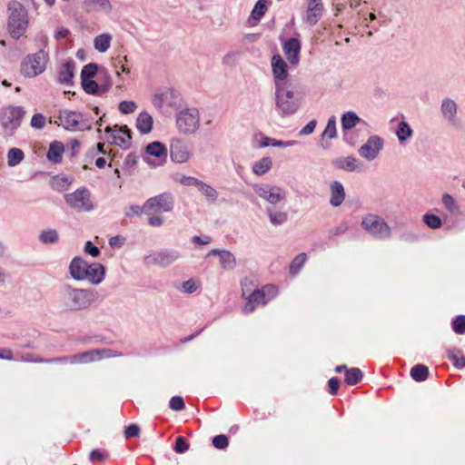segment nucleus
I'll return each mask as SVG.
<instances>
[{
	"label": "nucleus",
	"instance_id": "38",
	"mask_svg": "<svg viewBox=\"0 0 465 465\" xmlns=\"http://www.w3.org/2000/svg\"><path fill=\"white\" fill-rule=\"evenodd\" d=\"M58 240L59 235L54 229L44 230L39 234V241L45 244L55 243Z\"/></svg>",
	"mask_w": 465,
	"mask_h": 465
},
{
	"label": "nucleus",
	"instance_id": "4",
	"mask_svg": "<svg viewBox=\"0 0 465 465\" xmlns=\"http://www.w3.org/2000/svg\"><path fill=\"white\" fill-rule=\"evenodd\" d=\"M48 62V54L39 50L35 54H28L21 62L20 72L25 77H34L42 74Z\"/></svg>",
	"mask_w": 465,
	"mask_h": 465
},
{
	"label": "nucleus",
	"instance_id": "3",
	"mask_svg": "<svg viewBox=\"0 0 465 465\" xmlns=\"http://www.w3.org/2000/svg\"><path fill=\"white\" fill-rule=\"evenodd\" d=\"M291 84L275 86L274 100L275 108L282 116L293 114L300 107V99L290 88Z\"/></svg>",
	"mask_w": 465,
	"mask_h": 465
},
{
	"label": "nucleus",
	"instance_id": "17",
	"mask_svg": "<svg viewBox=\"0 0 465 465\" xmlns=\"http://www.w3.org/2000/svg\"><path fill=\"white\" fill-rule=\"evenodd\" d=\"M283 52L291 64H297L300 59L301 43L295 37L289 38L282 45Z\"/></svg>",
	"mask_w": 465,
	"mask_h": 465
},
{
	"label": "nucleus",
	"instance_id": "35",
	"mask_svg": "<svg viewBox=\"0 0 465 465\" xmlns=\"http://www.w3.org/2000/svg\"><path fill=\"white\" fill-rule=\"evenodd\" d=\"M429 376V368L423 364H417L411 370V377L416 381H424Z\"/></svg>",
	"mask_w": 465,
	"mask_h": 465
},
{
	"label": "nucleus",
	"instance_id": "56",
	"mask_svg": "<svg viewBox=\"0 0 465 465\" xmlns=\"http://www.w3.org/2000/svg\"><path fill=\"white\" fill-rule=\"evenodd\" d=\"M104 74V78L102 80V84H100L102 94L107 93L113 85V81L111 75L105 69L101 71Z\"/></svg>",
	"mask_w": 465,
	"mask_h": 465
},
{
	"label": "nucleus",
	"instance_id": "19",
	"mask_svg": "<svg viewBox=\"0 0 465 465\" xmlns=\"http://www.w3.org/2000/svg\"><path fill=\"white\" fill-rule=\"evenodd\" d=\"M245 300L247 302L242 308L244 313H251L255 310L257 305H264L267 303V300L264 298V290L260 289H254L253 292H251L248 296H246Z\"/></svg>",
	"mask_w": 465,
	"mask_h": 465
},
{
	"label": "nucleus",
	"instance_id": "45",
	"mask_svg": "<svg viewBox=\"0 0 465 465\" xmlns=\"http://www.w3.org/2000/svg\"><path fill=\"white\" fill-rule=\"evenodd\" d=\"M267 213L273 225H281L288 220V214L285 212H273L271 208H267Z\"/></svg>",
	"mask_w": 465,
	"mask_h": 465
},
{
	"label": "nucleus",
	"instance_id": "1",
	"mask_svg": "<svg viewBox=\"0 0 465 465\" xmlns=\"http://www.w3.org/2000/svg\"><path fill=\"white\" fill-rule=\"evenodd\" d=\"M96 300V292L91 289L74 288L64 284L59 293L61 306L69 312L88 309Z\"/></svg>",
	"mask_w": 465,
	"mask_h": 465
},
{
	"label": "nucleus",
	"instance_id": "22",
	"mask_svg": "<svg viewBox=\"0 0 465 465\" xmlns=\"http://www.w3.org/2000/svg\"><path fill=\"white\" fill-rule=\"evenodd\" d=\"M323 5L322 0H310L307 8L306 22L310 25L317 24L322 15Z\"/></svg>",
	"mask_w": 465,
	"mask_h": 465
},
{
	"label": "nucleus",
	"instance_id": "33",
	"mask_svg": "<svg viewBox=\"0 0 465 465\" xmlns=\"http://www.w3.org/2000/svg\"><path fill=\"white\" fill-rule=\"evenodd\" d=\"M448 359L452 361L457 369L465 367V357L461 355V351L457 348H451L447 351Z\"/></svg>",
	"mask_w": 465,
	"mask_h": 465
},
{
	"label": "nucleus",
	"instance_id": "52",
	"mask_svg": "<svg viewBox=\"0 0 465 465\" xmlns=\"http://www.w3.org/2000/svg\"><path fill=\"white\" fill-rule=\"evenodd\" d=\"M213 445L218 450H224L229 445V439L224 434H219L213 438Z\"/></svg>",
	"mask_w": 465,
	"mask_h": 465
},
{
	"label": "nucleus",
	"instance_id": "62",
	"mask_svg": "<svg viewBox=\"0 0 465 465\" xmlns=\"http://www.w3.org/2000/svg\"><path fill=\"white\" fill-rule=\"evenodd\" d=\"M140 434V428L137 424H130L124 430V437L126 439L138 437Z\"/></svg>",
	"mask_w": 465,
	"mask_h": 465
},
{
	"label": "nucleus",
	"instance_id": "64",
	"mask_svg": "<svg viewBox=\"0 0 465 465\" xmlns=\"http://www.w3.org/2000/svg\"><path fill=\"white\" fill-rule=\"evenodd\" d=\"M198 286L193 279H189L183 282L182 290L185 293H193L197 290Z\"/></svg>",
	"mask_w": 465,
	"mask_h": 465
},
{
	"label": "nucleus",
	"instance_id": "18",
	"mask_svg": "<svg viewBox=\"0 0 465 465\" xmlns=\"http://www.w3.org/2000/svg\"><path fill=\"white\" fill-rule=\"evenodd\" d=\"M75 64L73 59L67 60L58 69L57 82L66 85L74 84Z\"/></svg>",
	"mask_w": 465,
	"mask_h": 465
},
{
	"label": "nucleus",
	"instance_id": "60",
	"mask_svg": "<svg viewBox=\"0 0 465 465\" xmlns=\"http://www.w3.org/2000/svg\"><path fill=\"white\" fill-rule=\"evenodd\" d=\"M45 124V117L42 114H35L31 119V126L35 129H43Z\"/></svg>",
	"mask_w": 465,
	"mask_h": 465
},
{
	"label": "nucleus",
	"instance_id": "12",
	"mask_svg": "<svg viewBox=\"0 0 465 465\" xmlns=\"http://www.w3.org/2000/svg\"><path fill=\"white\" fill-rule=\"evenodd\" d=\"M383 144L384 142L381 137L378 135H371L369 137L367 142L359 148V154L368 161H372L382 150Z\"/></svg>",
	"mask_w": 465,
	"mask_h": 465
},
{
	"label": "nucleus",
	"instance_id": "8",
	"mask_svg": "<svg viewBox=\"0 0 465 465\" xmlns=\"http://www.w3.org/2000/svg\"><path fill=\"white\" fill-rule=\"evenodd\" d=\"M66 203L77 212H91L94 204L91 200V193L86 187H81L72 193L64 195Z\"/></svg>",
	"mask_w": 465,
	"mask_h": 465
},
{
	"label": "nucleus",
	"instance_id": "26",
	"mask_svg": "<svg viewBox=\"0 0 465 465\" xmlns=\"http://www.w3.org/2000/svg\"><path fill=\"white\" fill-rule=\"evenodd\" d=\"M153 117L145 111L140 113L136 119V128L142 134H149L153 128Z\"/></svg>",
	"mask_w": 465,
	"mask_h": 465
},
{
	"label": "nucleus",
	"instance_id": "6",
	"mask_svg": "<svg viewBox=\"0 0 465 465\" xmlns=\"http://www.w3.org/2000/svg\"><path fill=\"white\" fill-rule=\"evenodd\" d=\"M176 126L183 134H194L200 126V114L198 109L192 107L182 110L176 115Z\"/></svg>",
	"mask_w": 465,
	"mask_h": 465
},
{
	"label": "nucleus",
	"instance_id": "11",
	"mask_svg": "<svg viewBox=\"0 0 465 465\" xmlns=\"http://www.w3.org/2000/svg\"><path fill=\"white\" fill-rule=\"evenodd\" d=\"M173 208V197L169 193H163L154 197H151L143 205L144 212L149 210H162L163 212H171Z\"/></svg>",
	"mask_w": 465,
	"mask_h": 465
},
{
	"label": "nucleus",
	"instance_id": "50",
	"mask_svg": "<svg viewBox=\"0 0 465 465\" xmlns=\"http://www.w3.org/2000/svg\"><path fill=\"white\" fill-rule=\"evenodd\" d=\"M267 10V1L258 0L252 11V16L254 19H260L262 17Z\"/></svg>",
	"mask_w": 465,
	"mask_h": 465
},
{
	"label": "nucleus",
	"instance_id": "63",
	"mask_svg": "<svg viewBox=\"0 0 465 465\" xmlns=\"http://www.w3.org/2000/svg\"><path fill=\"white\" fill-rule=\"evenodd\" d=\"M269 145L274 146V147H281L283 145V141L282 140H276L273 138H270L267 136H263L262 139V142L260 143L261 147H267Z\"/></svg>",
	"mask_w": 465,
	"mask_h": 465
},
{
	"label": "nucleus",
	"instance_id": "57",
	"mask_svg": "<svg viewBox=\"0 0 465 465\" xmlns=\"http://www.w3.org/2000/svg\"><path fill=\"white\" fill-rule=\"evenodd\" d=\"M241 286H242V296L244 299H246V296H248V294L251 292H253V290H254V289H252L253 282L247 277L243 278L241 281Z\"/></svg>",
	"mask_w": 465,
	"mask_h": 465
},
{
	"label": "nucleus",
	"instance_id": "15",
	"mask_svg": "<svg viewBox=\"0 0 465 465\" xmlns=\"http://www.w3.org/2000/svg\"><path fill=\"white\" fill-rule=\"evenodd\" d=\"M170 156L172 161L175 163L187 162L190 158L187 145L180 139H173L170 144Z\"/></svg>",
	"mask_w": 465,
	"mask_h": 465
},
{
	"label": "nucleus",
	"instance_id": "9",
	"mask_svg": "<svg viewBox=\"0 0 465 465\" xmlns=\"http://www.w3.org/2000/svg\"><path fill=\"white\" fill-rule=\"evenodd\" d=\"M180 258V252L176 250L164 249L150 253L144 257L145 265H156L165 268L173 264Z\"/></svg>",
	"mask_w": 465,
	"mask_h": 465
},
{
	"label": "nucleus",
	"instance_id": "59",
	"mask_svg": "<svg viewBox=\"0 0 465 465\" xmlns=\"http://www.w3.org/2000/svg\"><path fill=\"white\" fill-rule=\"evenodd\" d=\"M136 109V104L133 101H122L119 104V110L124 114H128Z\"/></svg>",
	"mask_w": 465,
	"mask_h": 465
},
{
	"label": "nucleus",
	"instance_id": "44",
	"mask_svg": "<svg viewBox=\"0 0 465 465\" xmlns=\"http://www.w3.org/2000/svg\"><path fill=\"white\" fill-rule=\"evenodd\" d=\"M443 206L452 214H456L460 211V206L456 200L449 193H444L441 198Z\"/></svg>",
	"mask_w": 465,
	"mask_h": 465
},
{
	"label": "nucleus",
	"instance_id": "31",
	"mask_svg": "<svg viewBox=\"0 0 465 465\" xmlns=\"http://www.w3.org/2000/svg\"><path fill=\"white\" fill-rule=\"evenodd\" d=\"M396 134L400 143L403 144L409 138L412 136L413 131L407 122L401 121L398 124Z\"/></svg>",
	"mask_w": 465,
	"mask_h": 465
},
{
	"label": "nucleus",
	"instance_id": "7",
	"mask_svg": "<svg viewBox=\"0 0 465 465\" xmlns=\"http://www.w3.org/2000/svg\"><path fill=\"white\" fill-rule=\"evenodd\" d=\"M25 111L21 106L9 105L0 112V123L5 130H9L10 134H15L21 125Z\"/></svg>",
	"mask_w": 465,
	"mask_h": 465
},
{
	"label": "nucleus",
	"instance_id": "46",
	"mask_svg": "<svg viewBox=\"0 0 465 465\" xmlns=\"http://www.w3.org/2000/svg\"><path fill=\"white\" fill-rule=\"evenodd\" d=\"M336 118L335 116H331L329 118L325 130L322 134V140H323L326 136L330 139H333L336 137Z\"/></svg>",
	"mask_w": 465,
	"mask_h": 465
},
{
	"label": "nucleus",
	"instance_id": "58",
	"mask_svg": "<svg viewBox=\"0 0 465 465\" xmlns=\"http://www.w3.org/2000/svg\"><path fill=\"white\" fill-rule=\"evenodd\" d=\"M400 239L406 243H413L419 240V235L412 231L406 230L401 234Z\"/></svg>",
	"mask_w": 465,
	"mask_h": 465
},
{
	"label": "nucleus",
	"instance_id": "34",
	"mask_svg": "<svg viewBox=\"0 0 465 465\" xmlns=\"http://www.w3.org/2000/svg\"><path fill=\"white\" fill-rule=\"evenodd\" d=\"M363 377L362 371L359 368H350L345 372V380L344 381L348 385H356L358 384Z\"/></svg>",
	"mask_w": 465,
	"mask_h": 465
},
{
	"label": "nucleus",
	"instance_id": "30",
	"mask_svg": "<svg viewBox=\"0 0 465 465\" xmlns=\"http://www.w3.org/2000/svg\"><path fill=\"white\" fill-rule=\"evenodd\" d=\"M272 167V160L271 157H262L259 161L255 162L252 165V172L256 175H263Z\"/></svg>",
	"mask_w": 465,
	"mask_h": 465
},
{
	"label": "nucleus",
	"instance_id": "43",
	"mask_svg": "<svg viewBox=\"0 0 465 465\" xmlns=\"http://www.w3.org/2000/svg\"><path fill=\"white\" fill-rule=\"evenodd\" d=\"M199 192H201L211 203H214L218 198V192L213 188L211 185L205 183L204 182H201L200 185L197 188Z\"/></svg>",
	"mask_w": 465,
	"mask_h": 465
},
{
	"label": "nucleus",
	"instance_id": "32",
	"mask_svg": "<svg viewBox=\"0 0 465 465\" xmlns=\"http://www.w3.org/2000/svg\"><path fill=\"white\" fill-rule=\"evenodd\" d=\"M84 6L86 8L87 12L93 10L94 6H98L97 10L105 11L110 13L112 11V5L109 0H84Z\"/></svg>",
	"mask_w": 465,
	"mask_h": 465
},
{
	"label": "nucleus",
	"instance_id": "13",
	"mask_svg": "<svg viewBox=\"0 0 465 465\" xmlns=\"http://www.w3.org/2000/svg\"><path fill=\"white\" fill-rule=\"evenodd\" d=\"M57 119L59 121H54V124L68 131H73L80 124H84L83 114L76 111L59 110Z\"/></svg>",
	"mask_w": 465,
	"mask_h": 465
},
{
	"label": "nucleus",
	"instance_id": "53",
	"mask_svg": "<svg viewBox=\"0 0 465 465\" xmlns=\"http://www.w3.org/2000/svg\"><path fill=\"white\" fill-rule=\"evenodd\" d=\"M94 361V357L92 355L91 351H87L82 353L74 354L71 358L72 362H92Z\"/></svg>",
	"mask_w": 465,
	"mask_h": 465
},
{
	"label": "nucleus",
	"instance_id": "54",
	"mask_svg": "<svg viewBox=\"0 0 465 465\" xmlns=\"http://www.w3.org/2000/svg\"><path fill=\"white\" fill-rule=\"evenodd\" d=\"M169 407L174 411H181L185 408L184 401L181 396H173L169 401Z\"/></svg>",
	"mask_w": 465,
	"mask_h": 465
},
{
	"label": "nucleus",
	"instance_id": "24",
	"mask_svg": "<svg viewBox=\"0 0 465 465\" xmlns=\"http://www.w3.org/2000/svg\"><path fill=\"white\" fill-rule=\"evenodd\" d=\"M344 199L345 190L343 185L338 181H333L331 183V205L333 207H338L343 203Z\"/></svg>",
	"mask_w": 465,
	"mask_h": 465
},
{
	"label": "nucleus",
	"instance_id": "21",
	"mask_svg": "<svg viewBox=\"0 0 465 465\" xmlns=\"http://www.w3.org/2000/svg\"><path fill=\"white\" fill-rule=\"evenodd\" d=\"M88 262L81 257H74L69 265L70 275L76 281L84 280L86 274L84 272L87 270Z\"/></svg>",
	"mask_w": 465,
	"mask_h": 465
},
{
	"label": "nucleus",
	"instance_id": "28",
	"mask_svg": "<svg viewBox=\"0 0 465 465\" xmlns=\"http://www.w3.org/2000/svg\"><path fill=\"white\" fill-rule=\"evenodd\" d=\"M144 150L147 154L156 158H163L165 160L167 157V149L165 145L159 141L148 143Z\"/></svg>",
	"mask_w": 465,
	"mask_h": 465
},
{
	"label": "nucleus",
	"instance_id": "29",
	"mask_svg": "<svg viewBox=\"0 0 465 465\" xmlns=\"http://www.w3.org/2000/svg\"><path fill=\"white\" fill-rule=\"evenodd\" d=\"M341 127L344 131H348L355 127L358 124L363 122L354 112L349 111L344 113L341 117Z\"/></svg>",
	"mask_w": 465,
	"mask_h": 465
},
{
	"label": "nucleus",
	"instance_id": "48",
	"mask_svg": "<svg viewBox=\"0 0 465 465\" xmlns=\"http://www.w3.org/2000/svg\"><path fill=\"white\" fill-rule=\"evenodd\" d=\"M173 95H174L173 89H169L166 92L162 93V94H155L153 98V104L155 107L162 108L163 103H165V101H168L169 96H173Z\"/></svg>",
	"mask_w": 465,
	"mask_h": 465
},
{
	"label": "nucleus",
	"instance_id": "20",
	"mask_svg": "<svg viewBox=\"0 0 465 465\" xmlns=\"http://www.w3.org/2000/svg\"><path fill=\"white\" fill-rule=\"evenodd\" d=\"M84 274H86L84 280H88L93 284H99L104 279L105 267L99 262L88 263Z\"/></svg>",
	"mask_w": 465,
	"mask_h": 465
},
{
	"label": "nucleus",
	"instance_id": "47",
	"mask_svg": "<svg viewBox=\"0 0 465 465\" xmlns=\"http://www.w3.org/2000/svg\"><path fill=\"white\" fill-rule=\"evenodd\" d=\"M306 258L305 252L299 253L290 264V273L295 275L304 264Z\"/></svg>",
	"mask_w": 465,
	"mask_h": 465
},
{
	"label": "nucleus",
	"instance_id": "41",
	"mask_svg": "<svg viewBox=\"0 0 465 465\" xmlns=\"http://www.w3.org/2000/svg\"><path fill=\"white\" fill-rule=\"evenodd\" d=\"M83 90L92 95H102L100 85L93 79L81 81Z\"/></svg>",
	"mask_w": 465,
	"mask_h": 465
},
{
	"label": "nucleus",
	"instance_id": "37",
	"mask_svg": "<svg viewBox=\"0 0 465 465\" xmlns=\"http://www.w3.org/2000/svg\"><path fill=\"white\" fill-rule=\"evenodd\" d=\"M220 262L222 267L225 270H232L236 266V259L234 255L227 250L222 252Z\"/></svg>",
	"mask_w": 465,
	"mask_h": 465
},
{
	"label": "nucleus",
	"instance_id": "10",
	"mask_svg": "<svg viewBox=\"0 0 465 465\" xmlns=\"http://www.w3.org/2000/svg\"><path fill=\"white\" fill-rule=\"evenodd\" d=\"M254 191L257 195L272 204H276L286 197L285 191L276 185L256 184Z\"/></svg>",
	"mask_w": 465,
	"mask_h": 465
},
{
	"label": "nucleus",
	"instance_id": "27",
	"mask_svg": "<svg viewBox=\"0 0 465 465\" xmlns=\"http://www.w3.org/2000/svg\"><path fill=\"white\" fill-rule=\"evenodd\" d=\"M64 146L63 143L54 141L50 143L49 150L46 153L47 159L54 163H59L62 161Z\"/></svg>",
	"mask_w": 465,
	"mask_h": 465
},
{
	"label": "nucleus",
	"instance_id": "14",
	"mask_svg": "<svg viewBox=\"0 0 465 465\" xmlns=\"http://www.w3.org/2000/svg\"><path fill=\"white\" fill-rule=\"evenodd\" d=\"M288 65L280 54H274L272 58V69L274 78V85L287 84Z\"/></svg>",
	"mask_w": 465,
	"mask_h": 465
},
{
	"label": "nucleus",
	"instance_id": "5",
	"mask_svg": "<svg viewBox=\"0 0 465 465\" xmlns=\"http://www.w3.org/2000/svg\"><path fill=\"white\" fill-rule=\"evenodd\" d=\"M361 226L376 239H388L391 236V229L385 220L378 215L369 213L362 218Z\"/></svg>",
	"mask_w": 465,
	"mask_h": 465
},
{
	"label": "nucleus",
	"instance_id": "42",
	"mask_svg": "<svg viewBox=\"0 0 465 465\" xmlns=\"http://www.w3.org/2000/svg\"><path fill=\"white\" fill-rule=\"evenodd\" d=\"M422 222L430 229L436 230L442 226V220L436 214L427 213L422 216Z\"/></svg>",
	"mask_w": 465,
	"mask_h": 465
},
{
	"label": "nucleus",
	"instance_id": "39",
	"mask_svg": "<svg viewBox=\"0 0 465 465\" xmlns=\"http://www.w3.org/2000/svg\"><path fill=\"white\" fill-rule=\"evenodd\" d=\"M99 65L96 63L85 64L81 71V81L93 79L98 73Z\"/></svg>",
	"mask_w": 465,
	"mask_h": 465
},
{
	"label": "nucleus",
	"instance_id": "2",
	"mask_svg": "<svg viewBox=\"0 0 465 465\" xmlns=\"http://www.w3.org/2000/svg\"><path fill=\"white\" fill-rule=\"evenodd\" d=\"M7 31L14 39L18 40L28 27L27 10L20 2L12 0L7 5Z\"/></svg>",
	"mask_w": 465,
	"mask_h": 465
},
{
	"label": "nucleus",
	"instance_id": "61",
	"mask_svg": "<svg viewBox=\"0 0 465 465\" xmlns=\"http://www.w3.org/2000/svg\"><path fill=\"white\" fill-rule=\"evenodd\" d=\"M89 457L93 462H101L107 459L108 454L105 451L95 449L90 452Z\"/></svg>",
	"mask_w": 465,
	"mask_h": 465
},
{
	"label": "nucleus",
	"instance_id": "55",
	"mask_svg": "<svg viewBox=\"0 0 465 465\" xmlns=\"http://www.w3.org/2000/svg\"><path fill=\"white\" fill-rule=\"evenodd\" d=\"M189 449V443L183 436H179L175 440L173 450L177 453H184Z\"/></svg>",
	"mask_w": 465,
	"mask_h": 465
},
{
	"label": "nucleus",
	"instance_id": "16",
	"mask_svg": "<svg viewBox=\"0 0 465 465\" xmlns=\"http://www.w3.org/2000/svg\"><path fill=\"white\" fill-rule=\"evenodd\" d=\"M440 114L450 124H454L457 121V103L450 97L443 98L440 104Z\"/></svg>",
	"mask_w": 465,
	"mask_h": 465
},
{
	"label": "nucleus",
	"instance_id": "40",
	"mask_svg": "<svg viewBox=\"0 0 465 465\" xmlns=\"http://www.w3.org/2000/svg\"><path fill=\"white\" fill-rule=\"evenodd\" d=\"M25 157L24 152L18 148H11L7 153V163L9 166H15L20 163Z\"/></svg>",
	"mask_w": 465,
	"mask_h": 465
},
{
	"label": "nucleus",
	"instance_id": "51",
	"mask_svg": "<svg viewBox=\"0 0 465 465\" xmlns=\"http://www.w3.org/2000/svg\"><path fill=\"white\" fill-rule=\"evenodd\" d=\"M452 330L457 334L465 333V315H458L451 322Z\"/></svg>",
	"mask_w": 465,
	"mask_h": 465
},
{
	"label": "nucleus",
	"instance_id": "36",
	"mask_svg": "<svg viewBox=\"0 0 465 465\" xmlns=\"http://www.w3.org/2000/svg\"><path fill=\"white\" fill-rule=\"evenodd\" d=\"M112 36L109 34H102L94 38V48L101 53H104L110 47Z\"/></svg>",
	"mask_w": 465,
	"mask_h": 465
},
{
	"label": "nucleus",
	"instance_id": "49",
	"mask_svg": "<svg viewBox=\"0 0 465 465\" xmlns=\"http://www.w3.org/2000/svg\"><path fill=\"white\" fill-rule=\"evenodd\" d=\"M72 183V179L66 176H54L53 177V186L58 191H65L68 189Z\"/></svg>",
	"mask_w": 465,
	"mask_h": 465
},
{
	"label": "nucleus",
	"instance_id": "23",
	"mask_svg": "<svg viewBox=\"0 0 465 465\" xmlns=\"http://www.w3.org/2000/svg\"><path fill=\"white\" fill-rule=\"evenodd\" d=\"M114 131L121 133L123 135H113L114 142L116 145L122 146L123 149H128L131 146L132 131L127 125H114Z\"/></svg>",
	"mask_w": 465,
	"mask_h": 465
},
{
	"label": "nucleus",
	"instance_id": "25",
	"mask_svg": "<svg viewBox=\"0 0 465 465\" xmlns=\"http://www.w3.org/2000/svg\"><path fill=\"white\" fill-rule=\"evenodd\" d=\"M357 162L353 156L337 157L331 160V164L337 169L353 172L357 169Z\"/></svg>",
	"mask_w": 465,
	"mask_h": 465
}]
</instances>
